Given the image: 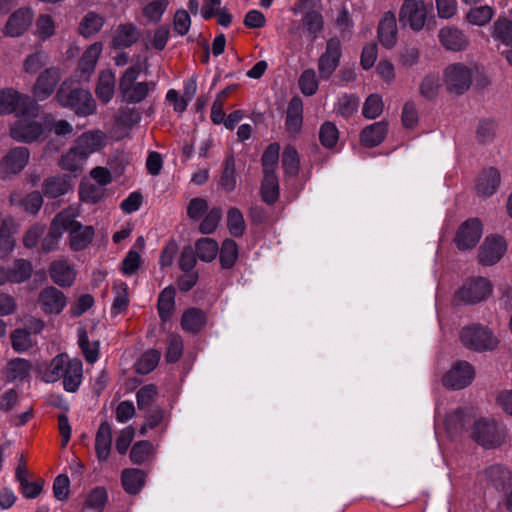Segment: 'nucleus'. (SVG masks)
Returning <instances> with one entry per match:
<instances>
[{"label": "nucleus", "instance_id": "57", "mask_svg": "<svg viewBox=\"0 0 512 512\" xmlns=\"http://www.w3.org/2000/svg\"><path fill=\"white\" fill-rule=\"evenodd\" d=\"M176 289L168 286L162 290V322L172 317L175 312Z\"/></svg>", "mask_w": 512, "mask_h": 512}, {"label": "nucleus", "instance_id": "64", "mask_svg": "<svg viewBox=\"0 0 512 512\" xmlns=\"http://www.w3.org/2000/svg\"><path fill=\"white\" fill-rule=\"evenodd\" d=\"M70 491V480L66 474L58 475L53 483V493L56 499L64 501L68 499Z\"/></svg>", "mask_w": 512, "mask_h": 512}, {"label": "nucleus", "instance_id": "33", "mask_svg": "<svg viewBox=\"0 0 512 512\" xmlns=\"http://www.w3.org/2000/svg\"><path fill=\"white\" fill-rule=\"evenodd\" d=\"M471 417L462 409L455 410L445 417V428L451 436L461 434L466 425L470 423Z\"/></svg>", "mask_w": 512, "mask_h": 512}, {"label": "nucleus", "instance_id": "49", "mask_svg": "<svg viewBox=\"0 0 512 512\" xmlns=\"http://www.w3.org/2000/svg\"><path fill=\"white\" fill-rule=\"evenodd\" d=\"M183 339L178 334H170L167 338L166 362H177L183 354Z\"/></svg>", "mask_w": 512, "mask_h": 512}, {"label": "nucleus", "instance_id": "56", "mask_svg": "<svg viewBox=\"0 0 512 512\" xmlns=\"http://www.w3.org/2000/svg\"><path fill=\"white\" fill-rule=\"evenodd\" d=\"M383 110V101L378 94H371L367 97L362 108V114L365 118L375 119Z\"/></svg>", "mask_w": 512, "mask_h": 512}, {"label": "nucleus", "instance_id": "36", "mask_svg": "<svg viewBox=\"0 0 512 512\" xmlns=\"http://www.w3.org/2000/svg\"><path fill=\"white\" fill-rule=\"evenodd\" d=\"M487 481L496 489H504L511 481V472L501 465H492L485 471Z\"/></svg>", "mask_w": 512, "mask_h": 512}, {"label": "nucleus", "instance_id": "46", "mask_svg": "<svg viewBox=\"0 0 512 512\" xmlns=\"http://www.w3.org/2000/svg\"><path fill=\"white\" fill-rule=\"evenodd\" d=\"M497 123L492 118H484L479 121L476 129V138L479 143L486 144L493 141L497 131Z\"/></svg>", "mask_w": 512, "mask_h": 512}, {"label": "nucleus", "instance_id": "4", "mask_svg": "<svg viewBox=\"0 0 512 512\" xmlns=\"http://www.w3.org/2000/svg\"><path fill=\"white\" fill-rule=\"evenodd\" d=\"M13 112L21 116H38L39 105L33 98L13 89L0 91V115Z\"/></svg>", "mask_w": 512, "mask_h": 512}, {"label": "nucleus", "instance_id": "26", "mask_svg": "<svg viewBox=\"0 0 512 512\" xmlns=\"http://www.w3.org/2000/svg\"><path fill=\"white\" fill-rule=\"evenodd\" d=\"M388 132V123L386 121L375 122L366 126L360 134L361 143L365 147H375L382 143Z\"/></svg>", "mask_w": 512, "mask_h": 512}, {"label": "nucleus", "instance_id": "34", "mask_svg": "<svg viewBox=\"0 0 512 512\" xmlns=\"http://www.w3.org/2000/svg\"><path fill=\"white\" fill-rule=\"evenodd\" d=\"M122 485L129 494H136L144 485L145 476L139 469H125L121 475Z\"/></svg>", "mask_w": 512, "mask_h": 512}, {"label": "nucleus", "instance_id": "24", "mask_svg": "<svg viewBox=\"0 0 512 512\" xmlns=\"http://www.w3.org/2000/svg\"><path fill=\"white\" fill-rule=\"evenodd\" d=\"M32 19L33 13L30 9H18L9 17L6 24L7 35L12 37L22 35L31 25Z\"/></svg>", "mask_w": 512, "mask_h": 512}, {"label": "nucleus", "instance_id": "17", "mask_svg": "<svg viewBox=\"0 0 512 512\" xmlns=\"http://www.w3.org/2000/svg\"><path fill=\"white\" fill-rule=\"evenodd\" d=\"M482 235V225L478 219H468L459 227L455 243L460 250L471 249L476 246Z\"/></svg>", "mask_w": 512, "mask_h": 512}, {"label": "nucleus", "instance_id": "5", "mask_svg": "<svg viewBox=\"0 0 512 512\" xmlns=\"http://www.w3.org/2000/svg\"><path fill=\"white\" fill-rule=\"evenodd\" d=\"M462 344L477 352L492 351L498 346V339L484 326L474 324L462 328L460 333Z\"/></svg>", "mask_w": 512, "mask_h": 512}, {"label": "nucleus", "instance_id": "39", "mask_svg": "<svg viewBox=\"0 0 512 512\" xmlns=\"http://www.w3.org/2000/svg\"><path fill=\"white\" fill-rule=\"evenodd\" d=\"M33 272V266L30 261L25 259H17L13 266L8 268L10 282L22 283L28 280Z\"/></svg>", "mask_w": 512, "mask_h": 512}, {"label": "nucleus", "instance_id": "11", "mask_svg": "<svg viewBox=\"0 0 512 512\" xmlns=\"http://www.w3.org/2000/svg\"><path fill=\"white\" fill-rule=\"evenodd\" d=\"M35 116H22L10 128L11 137L19 142L31 143L44 134L43 125L32 119Z\"/></svg>", "mask_w": 512, "mask_h": 512}, {"label": "nucleus", "instance_id": "14", "mask_svg": "<svg viewBox=\"0 0 512 512\" xmlns=\"http://www.w3.org/2000/svg\"><path fill=\"white\" fill-rule=\"evenodd\" d=\"M105 144V135L102 132H87L81 135L75 145L70 149L71 160L87 158L99 151Z\"/></svg>", "mask_w": 512, "mask_h": 512}, {"label": "nucleus", "instance_id": "59", "mask_svg": "<svg viewBox=\"0 0 512 512\" xmlns=\"http://www.w3.org/2000/svg\"><path fill=\"white\" fill-rule=\"evenodd\" d=\"M358 107H359V99L357 96H355L353 94H343L339 98L338 113L345 118H348L351 115H353L354 113H356L358 110Z\"/></svg>", "mask_w": 512, "mask_h": 512}, {"label": "nucleus", "instance_id": "45", "mask_svg": "<svg viewBox=\"0 0 512 512\" xmlns=\"http://www.w3.org/2000/svg\"><path fill=\"white\" fill-rule=\"evenodd\" d=\"M78 343L87 362L94 363L99 355V343L97 341L90 342L85 330L78 331Z\"/></svg>", "mask_w": 512, "mask_h": 512}, {"label": "nucleus", "instance_id": "27", "mask_svg": "<svg viewBox=\"0 0 512 512\" xmlns=\"http://www.w3.org/2000/svg\"><path fill=\"white\" fill-rule=\"evenodd\" d=\"M112 428L108 422H102L95 437V451L99 461H106L111 452Z\"/></svg>", "mask_w": 512, "mask_h": 512}, {"label": "nucleus", "instance_id": "62", "mask_svg": "<svg viewBox=\"0 0 512 512\" xmlns=\"http://www.w3.org/2000/svg\"><path fill=\"white\" fill-rule=\"evenodd\" d=\"M220 184L226 192H231L236 187V168L234 162H226L222 172Z\"/></svg>", "mask_w": 512, "mask_h": 512}, {"label": "nucleus", "instance_id": "2", "mask_svg": "<svg viewBox=\"0 0 512 512\" xmlns=\"http://www.w3.org/2000/svg\"><path fill=\"white\" fill-rule=\"evenodd\" d=\"M56 98L61 106L70 108L78 116H88L96 110V102L89 90L71 87L67 82L61 84Z\"/></svg>", "mask_w": 512, "mask_h": 512}, {"label": "nucleus", "instance_id": "29", "mask_svg": "<svg viewBox=\"0 0 512 512\" xmlns=\"http://www.w3.org/2000/svg\"><path fill=\"white\" fill-rule=\"evenodd\" d=\"M491 37L505 46L512 47V20L505 16L498 17L490 28Z\"/></svg>", "mask_w": 512, "mask_h": 512}, {"label": "nucleus", "instance_id": "7", "mask_svg": "<svg viewBox=\"0 0 512 512\" xmlns=\"http://www.w3.org/2000/svg\"><path fill=\"white\" fill-rule=\"evenodd\" d=\"M472 70L463 63H453L444 71V81L447 90L457 95L464 94L471 86Z\"/></svg>", "mask_w": 512, "mask_h": 512}, {"label": "nucleus", "instance_id": "61", "mask_svg": "<svg viewBox=\"0 0 512 512\" xmlns=\"http://www.w3.org/2000/svg\"><path fill=\"white\" fill-rule=\"evenodd\" d=\"M158 395V388L154 384L145 385L137 392V404L139 409L149 408Z\"/></svg>", "mask_w": 512, "mask_h": 512}, {"label": "nucleus", "instance_id": "43", "mask_svg": "<svg viewBox=\"0 0 512 512\" xmlns=\"http://www.w3.org/2000/svg\"><path fill=\"white\" fill-rule=\"evenodd\" d=\"M104 18L95 12H88L79 25V32L84 37H90L100 31Z\"/></svg>", "mask_w": 512, "mask_h": 512}, {"label": "nucleus", "instance_id": "16", "mask_svg": "<svg viewBox=\"0 0 512 512\" xmlns=\"http://www.w3.org/2000/svg\"><path fill=\"white\" fill-rule=\"evenodd\" d=\"M473 366L466 361H459L443 377V385L452 389H463L474 379Z\"/></svg>", "mask_w": 512, "mask_h": 512}, {"label": "nucleus", "instance_id": "30", "mask_svg": "<svg viewBox=\"0 0 512 512\" xmlns=\"http://www.w3.org/2000/svg\"><path fill=\"white\" fill-rule=\"evenodd\" d=\"M206 323V315L199 308L187 309L181 318V327L185 332L197 333Z\"/></svg>", "mask_w": 512, "mask_h": 512}, {"label": "nucleus", "instance_id": "35", "mask_svg": "<svg viewBox=\"0 0 512 512\" xmlns=\"http://www.w3.org/2000/svg\"><path fill=\"white\" fill-rule=\"evenodd\" d=\"M495 12L489 5L471 7L466 13V20L472 25L482 27L492 20Z\"/></svg>", "mask_w": 512, "mask_h": 512}, {"label": "nucleus", "instance_id": "9", "mask_svg": "<svg viewBox=\"0 0 512 512\" xmlns=\"http://www.w3.org/2000/svg\"><path fill=\"white\" fill-rule=\"evenodd\" d=\"M342 45L338 37L327 40L325 51L318 59V72L322 80L328 81L340 64Z\"/></svg>", "mask_w": 512, "mask_h": 512}, {"label": "nucleus", "instance_id": "19", "mask_svg": "<svg viewBox=\"0 0 512 512\" xmlns=\"http://www.w3.org/2000/svg\"><path fill=\"white\" fill-rule=\"evenodd\" d=\"M102 52V44L99 42L91 44L82 54L78 61L76 77L79 81H89L95 71L97 61Z\"/></svg>", "mask_w": 512, "mask_h": 512}, {"label": "nucleus", "instance_id": "18", "mask_svg": "<svg viewBox=\"0 0 512 512\" xmlns=\"http://www.w3.org/2000/svg\"><path fill=\"white\" fill-rule=\"evenodd\" d=\"M72 216L67 213L59 212L55 215L51 221L49 231L42 240L41 248L45 253L56 250L59 246V242L66 231V226L69 220H72Z\"/></svg>", "mask_w": 512, "mask_h": 512}, {"label": "nucleus", "instance_id": "52", "mask_svg": "<svg viewBox=\"0 0 512 512\" xmlns=\"http://www.w3.org/2000/svg\"><path fill=\"white\" fill-rule=\"evenodd\" d=\"M227 226L229 232L235 236L240 237L245 231V221L243 214L238 208H231L227 214Z\"/></svg>", "mask_w": 512, "mask_h": 512}, {"label": "nucleus", "instance_id": "58", "mask_svg": "<svg viewBox=\"0 0 512 512\" xmlns=\"http://www.w3.org/2000/svg\"><path fill=\"white\" fill-rule=\"evenodd\" d=\"M48 61V55L43 51L30 54L24 61V71L29 74L37 73Z\"/></svg>", "mask_w": 512, "mask_h": 512}, {"label": "nucleus", "instance_id": "28", "mask_svg": "<svg viewBox=\"0 0 512 512\" xmlns=\"http://www.w3.org/2000/svg\"><path fill=\"white\" fill-rule=\"evenodd\" d=\"M115 91V75L110 70H103L99 74L95 93L102 103H108Z\"/></svg>", "mask_w": 512, "mask_h": 512}, {"label": "nucleus", "instance_id": "55", "mask_svg": "<svg viewBox=\"0 0 512 512\" xmlns=\"http://www.w3.org/2000/svg\"><path fill=\"white\" fill-rule=\"evenodd\" d=\"M222 209L218 207L212 208L204 217L203 221L199 225V231L202 234H211L213 233L220 220L222 219Z\"/></svg>", "mask_w": 512, "mask_h": 512}, {"label": "nucleus", "instance_id": "47", "mask_svg": "<svg viewBox=\"0 0 512 512\" xmlns=\"http://www.w3.org/2000/svg\"><path fill=\"white\" fill-rule=\"evenodd\" d=\"M11 344L15 351L25 352L33 346L30 331L28 329L19 328L10 334Z\"/></svg>", "mask_w": 512, "mask_h": 512}, {"label": "nucleus", "instance_id": "31", "mask_svg": "<svg viewBox=\"0 0 512 512\" xmlns=\"http://www.w3.org/2000/svg\"><path fill=\"white\" fill-rule=\"evenodd\" d=\"M139 38V33L132 23L119 25L113 38L115 48L129 47Z\"/></svg>", "mask_w": 512, "mask_h": 512}, {"label": "nucleus", "instance_id": "1", "mask_svg": "<svg viewBox=\"0 0 512 512\" xmlns=\"http://www.w3.org/2000/svg\"><path fill=\"white\" fill-rule=\"evenodd\" d=\"M42 379L46 383L62 380L65 391L74 393L82 383V362L77 358H70L67 354L56 355L42 371Z\"/></svg>", "mask_w": 512, "mask_h": 512}, {"label": "nucleus", "instance_id": "51", "mask_svg": "<svg viewBox=\"0 0 512 512\" xmlns=\"http://www.w3.org/2000/svg\"><path fill=\"white\" fill-rule=\"evenodd\" d=\"M439 88V75L431 73L423 78L420 85V94L427 100H433L437 97Z\"/></svg>", "mask_w": 512, "mask_h": 512}, {"label": "nucleus", "instance_id": "22", "mask_svg": "<svg viewBox=\"0 0 512 512\" xmlns=\"http://www.w3.org/2000/svg\"><path fill=\"white\" fill-rule=\"evenodd\" d=\"M52 281L60 287H70L76 279L74 267L65 259L54 260L49 266Z\"/></svg>", "mask_w": 512, "mask_h": 512}, {"label": "nucleus", "instance_id": "50", "mask_svg": "<svg viewBox=\"0 0 512 512\" xmlns=\"http://www.w3.org/2000/svg\"><path fill=\"white\" fill-rule=\"evenodd\" d=\"M154 455V450L148 441H139L132 446L130 459L134 464H142Z\"/></svg>", "mask_w": 512, "mask_h": 512}, {"label": "nucleus", "instance_id": "13", "mask_svg": "<svg viewBox=\"0 0 512 512\" xmlns=\"http://www.w3.org/2000/svg\"><path fill=\"white\" fill-rule=\"evenodd\" d=\"M37 304L44 314L59 315L67 305V297L56 287L48 286L39 292Z\"/></svg>", "mask_w": 512, "mask_h": 512}, {"label": "nucleus", "instance_id": "6", "mask_svg": "<svg viewBox=\"0 0 512 512\" xmlns=\"http://www.w3.org/2000/svg\"><path fill=\"white\" fill-rule=\"evenodd\" d=\"M472 438L481 446L494 448L505 439V430L494 419H480L472 427Z\"/></svg>", "mask_w": 512, "mask_h": 512}, {"label": "nucleus", "instance_id": "53", "mask_svg": "<svg viewBox=\"0 0 512 512\" xmlns=\"http://www.w3.org/2000/svg\"><path fill=\"white\" fill-rule=\"evenodd\" d=\"M150 86L146 82H139L121 92L123 101L127 103L141 102L147 96Z\"/></svg>", "mask_w": 512, "mask_h": 512}, {"label": "nucleus", "instance_id": "41", "mask_svg": "<svg viewBox=\"0 0 512 512\" xmlns=\"http://www.w3.org/2000/svg\"><path fill=\"white\" fill-rule=\"evenodd\" d=\"M302 22L311 40H315L323 29L324 20L322 14L316 10H309L304 14Z\"/></svg>", "mask_w": 512, "mask_h": 512}, {"label": "nucleus", "instance_id": "63", "mask_svg": "<svg viewBox=\"0 0 512 512\" xmlns=\"http://www.w3.org/2000/svg\"><path fill=\"white\" fill-rule=\"evenodd\" d=\"M173 25H174V31L178 35H180V36L186 35L191 26V18H190L189 13L184 9L177 10L174 15Z\"/></svg>", "mask_w": 512, "mask_h": 512}, {"label": "nucleus", "instance_id": "21", "mask_svg": "<svg viewBox=\"0 0 512 512\" xmlns=\"http://www.w3.org/2000/svg\"><path fill=\"white\" fill-rule=\"evenodd\" d=\"M397 34L398 29L395 14L391 11H387L383 14L378 24V39L383 47L391 49L396 44Z\"/></svg>", "mask_w": 512, "mask_h": 512}, {"label": "nucleus", "instance_id": "23", "mask_svg": "<svg viewBox=\"0 0 512 512\" xmlns=\"http://www.w3.org/2000/svg\"><path fill=\"white\" fill-rule=\"evenodd\" d=\"M60 79V73L58 68H47L45 69L34 84V94L39 100L48 98L54 91L58 81Z\"/></svg>", "mask_w": 512, "mask_h": 512}, {"label": "nucleus", "instance_id": "12", "mask_svg": "<svg viewBox=\"0 0 512 512\" xmlns=\"http://www.w3.org/2000/svg\"><path fill=\"white\" fill-rule=\"evenodd\" d=\"M278 162H263V179L261 181L260 196L267 205H274L280 196V187L276 175Z\"/></svg>", "mask_w": 512, "mask_h": 512}, {"label": "nucleus", "instance_id": "32", "mask_svg": "<svg viewBox=\"0 0 512 512\" xmlns=\"http://www.w3.org/2000/svg\"><path fill=\"white\" fill-rule=\"evenodd\" d=\"M30 371V362L22 358L10 360L5 367V375L9 381H23L30 375Z\"/></svg>", "mask_w": 512, "mask_h": 512}, {"label": "nucleus", "instance_id": "60", "mask_svg": "<svg viewBox=\"0 0 512 512\" xmlns=\"http://www.w3.org/2000/svg\"><path fill=\"white\" fill-rule=\"evenodd\" d=\"M158 360L157 351H148L138 359L135 370L139 374H148L157 366Z\"/></svg>", "mask_w": 512, "mask_h": 512}, {"label": "nucleus", "instance_id": "20", "mask_svg": "<svg viewBox=\"0 0 512 512\" xmlns=\"http://www.w3.org/2000/svg\"><path fill=\"white\" fill-rule=\"evenodd\" d=\"M438 37L441 45L449 51L460 52L469 46L467 35L455 26L441 28Z\"/></svg>", "mask_w": 512, "mask_h": 512}, {"label": "nucleus", "instance_id": "15", "mask_svg": "<svg viewBox=\"0 0 512 512\" xmlns=\"http://www.w3.org/2000/svg\"><path fill=\"white\" fill-rule=\"evenodd\" d=\"M507 244L500 236H488L479 248L478 259L484 266L496 264L505 254Z\"/></svg>", "mask_w": 512, "mask_h": 512}, {"label": "nucleus", "instance_id": "42", "mask_svg": "<svg viewBox=\"0 0 512 512\" xmlns=\"http://www.w3.org/2000/svg\"><path fill=\"white\" fill-rule=\"evenodd\" d=\"M105 195V189L97 186L89 180H83L79 188L80 199L86 203L95 204L99 202Z\"/></svg>", "mask_w": 512, "mask_h": 512}, {"label": "nucleus", "instance_id": "3", "mask_svg": "<svg viewBox=\"0 0 512 512\" xmlns=\"http://www.w3.org/2000/svg\"><path fill=\"white\" fill-rule=\"evenodd\" d=\"M62 213L72 216V220H69L66 226L68 231V242L71 250L82 251L86 249L95 236V230L93 226H84L77 218L79 217V209L75 206H69L62 210Z\"/></svg>", "mask_w": 512, "mask_h": 512}, {"label": "nucleus", "instance_id": "8", "mask_svg": "<svg viewBox=\"0 0 512 512\" xmlns=\"http://www.w3.org/2000/svg\"><path fill=\"white\" fill-rule=\"evenodd\" d=\"M491 282L484 277L468 279L456 292V299L466 304H476L486 300L492 293Z\"/></svg>", "mask_w": 512, "mask_h": 512}, {"label": "nucleus", "instance_id": "48", "mask_svg": "<svg viewBox=\"0 0 512 512\" xmlns=\"http://www.w3.org/2000/svg\"><path fill=\"white\" fill-rule=\"evenodd\" d=\"M339 139V131L336 125L330 121L324 122L319 130V140L325 148H333Z\"/></svg>", "mask_w": 512, "mask_h": 512}, {"label": "nucleus", "instance_id": "54", "mask_svg": "<svg viewBox=\"0 0 512 512\" xmlns=\"http://www.w3.org/2000/svg\"><path fill=\"white\" fill-rule=\"evenodd\" d=\"M299 87L305 96H312L318 90V80L313 69H306L299 78Z\"/></svg>", "mask_w": 512, "mask_h": 512}, {"label": "nucleus", "instance_id": "25", "mask_svg": "<svg viewBox=\"0 0 512 512\" xmlns=\"http://www.w3.org/2000/svg\"><path fill=\"white\" fill-rule=\"evenodd\" d=\"M500 180V173L496 168L490 167L483 170L477 180V193L483 197L493 195L499 187Z\"/></svg>", "mask_w": 512, "mask_h": 512}, {"label": "nucleus", "instance_id": "37", "mask_svg": "<svg viewBox=\"0 0 512 512\" xmlns=\"http://www.w3.org/2000/svg\"><path fill=\"white\" fill-rule=\"evenodd\" d=\"M219 246L212 238H200L195 244V254L203 262L213 261L218 253Z\"/></svg>", "mask_w": 512, "mask_h": 512}, {"label": "nucleus", "instance_id": "10", "mask_svg": "<svg viewBox=\"0 0 512 512\" xmlns=\"http://www.w3.org/2000/svg\"><path fill=\"white\" fill-rule=\"evenodd\" d=\"M428 6L423 0H404L399 20L414 31H420L426 22Z\"/></svg>", "mask_w": 512, "mask_h": 512}, {"label": "nucleus", "instance_id": "44", "mask_svg": "<svg viewBox=\"0 0 512 512\" xmlns=\"http://www.w3.org/2000/svg\"><path fill=\"white\" fill-rule=\"evenodd\" d=\"M70 188L66 177H51L43 184V193L47 197L56 198L64 195Z\"/></svg>", "mask_w": 512, "mask_h": 512}, {"label": "nucleus", "instance_id": "40", "mask_svg": "<svg viewBox=\"0 0 512 512\" xmlns=\"http://www.w3.org/2000/svg\"><path fill=\"white\" fill-rule=\"evenodd\" d=\"M219 251V260L223 269H230L238 259V245L232 239H225Z\"/></svg>", "mask_w": 512, "mask_h": 512}, {"label": "nucleus", "instance_id": "38", "mask_svg": "<svg viewBox=\"0 0 512 512\" xmlns=\"http://www.w3.org/2000/svg\"><path fill=\"white\" fill-rule=\"evenodd\" d=\"M114 300L111 312L118 315L126 310L129 305L128 286L123 281H115L113 284Z\"/></svg>", "mask_w": 512, "mask_h": 512}]
</instances>
